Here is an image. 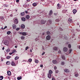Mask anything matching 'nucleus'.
Returning <instances> with one entry per match:
<instances>
[{"instance_id": "obj_1", "label": "nucleus", "mask_w": 80, "mask_h": 80, "mask_svg": "<svg viewBox=\"0 0 80 80\" xmlns=\"http://www.w3.org/2000/svg\"><path fill=\"white\" fill-rule=\"evenodd\" d=\"M20 35H22L23 36H26V35H28V33H27V32H20Z\"/></svg>"}, {"instance_id": "obj_2", "label": "nucleus", "mask_w": 80, "mask_h": 80, "mask_svg": "<svg viewBox=\"0 0 80 80\" xmlns=\"http://www.w3.org/2000/svg\"><path fill=\"white\" fill-rule=\"evenodd\" d=\"M9 43L10 42H9V41L7 40H5L4 42V44L6 45H8Z\"/></svg>"}, {"instance_id": "obj_3", "label": "nucleus", "mask_w": 80, "mask_h": 80, "mask_svg": "<svg viewBox=\"0 0 80 80\" xmlns=\"http://www.w3.org/2000/svg\"><path fill=\"white\" fill-rule=\"evenodd\" d=\"M52 11H50L48 17H52Z\"/></svg>"}, {"instance_id": "obj_4", "label": "nucleus", "mask_w": 80, "mask_h": 80, "mask_svg": "<svg viewBox=\"0 0 80 80\" xmlns=\"http://www.w3.org/2000/svg\"><path fill=\"white\" fill-rule=\"evenodd\" d=\"M46 22H47V21L45 20H42L41 21L42 24H45Z\"/></svg>"}, {"instance_id": "obj_5", "label": "nucleus", "mask_w": 80, "mask_h": 80, "mask_svg": "<svg viewBox=\"0 0 80 80\" xmlns=\"http://www.w3.org/2000/svg\"><path fill=\"white\" fill-rule=\"evenodd\" d=\"M73 13L75 15L77 12V10L76 9H74L72 11Z\"/></svg>"}, {"instance_id": "obj_6", "label": "nucleus", "mask_w": 80, "mask_h": 80, "mask_svg": "<svg viewBox=\"0 0 80 80\" xmlns=\"http://www.w3.org/2000/svg\"><path fill=\"white\" fill-rule=\"evenodd\" d=\"M59 36L61 38H65V36H64L65 35H62V34H60Z\"/></svg>"}, {"instance_id": "obj_7", "label": "nucleus", "mask_w": 80, "mask_h": 80, "mask_svg": "<svg viewBox=\"0 0 80 80\" xmlns=\"http://www.w3.org/2000/svg\"><path fill=\"white\" fill-rule=\"evenodd\" d=\"M50 38H51L50 36L48 35L46 37V38L48 40H50Z\"/></svg>"}, {"instance_id": "obj_8", "label": "nucleus", "mask_w": 80, "mask_h": 80, "mask_svg": "<svg viewBox=\"0 0 80 80\" xmlns=\"http://www.w3.org/2000/svg\"><path fill=\"white\" fill-rule=\"evenodd\" d=\"M68 22L69 23H72V19L71 18H69L68 19Z\"/></svg>"}, {"instance_id": "obj_9", "label": "nucleus", "mask_w": 80, "mask_h": 80, "mask_svg": "<svg viewBox=\"0 0 80 80\" xmlns=\"http://www.w3.org/2000/svg\"><path fill=\"white\" fill-rule=\"evenodd\" d=\"M7 74L9 76L11 75V72L10 71H8L7 72Z\"/></svg>"}, {"instance_id": "obj_10", "label": "nucleus", "mask_w": 80, "mask_h": 80, "mask_svg": "<svg viewBox=\"0 0 80 80\" xmlns=\"http://www.w3.org/2000/svg\"><path fill=\"white\" fill-rule=\"evenodd\" d=\"M11 65L12 66H16L17 65L13 61L11 62Z\"/></svg>"}, {"instance_id": "obj_11", "label": "nucleus", "mask_w": 80, "mask_h": 80, "mask_svg": "<svg viewBox=\"0 0 80 80\" xmlns=\"http://www.w3.org/2000/svg\"><path fill=\"white\" fill-rule=\"evenodd\" d=\"M60 8H61V6H60V4H58L57 5V9H60Z\"/></svg>"}, {"instance_id": "obj_12", "label": "nucleus", "mask_w": 80, "mask_h": 80, "mask_svg": "<svg viewBox=\"0 0 80 80\" xmlns=\"http://www.w3.org/2000/svg\"><path fill=\"white\" fill-rule=\"evenodd\" d=\"M63 50L64 51V52H67V51L68 50V48H64L63 49Z\"/></svg>"}, {"instance_id": "obj_13", "label": "nucleus", "mask_w": 80, "mask_h": 80, "mask_svg": "<svg viewBox=\"0 0 80 80\" xmlns=\"http://www.w3.org/2000/svg\"><path fill=\"white\" fill-rule=\"evenodd\" d=\"M74 74L75 76L76 77H77L78 76V74L77 72H75Z\"/></svg>"}, {"instance_id": "obj_14", "label": "nucleus", "mask_w": 80, "mask_h": 80, "mask_svg": "<svg viewBox=\"0 0 80 80\" xmlns=\"http://www.w3.org/2000/svg\"><path fill=\"white\" fill-rule=\"evenodd\" d=\"M47 24H48V25H50V24H51V23H52V21H51V20H49V21H48L47 22Z\"/></svg>"}, {"instance_id": "obj_15", "label": "nucleus", "mask_w": 80, "mask_h": 80, "mask_svg": "<svg viewBox=\"0 0 80 80\" xmlns=\"http://www.w3.org/2000/svg\"><path fill=\"white\" fill-rule=\"evenodd\" d=\"M14 22V23H16V24H17V23H18V19H15Z\"/></svg>"}, {"instance_id": "obj_16", "label": "nucleus", "mask_w": 80, "mask_h": 80, "mask_svg": "<svg viewBox=\"0 0 80 80\" xmlns=\"http://www.w3.org/2000/svg\"><path fill=\"white\" fill-rule=\"evenodd\" d=\"M52 62L54 64H56L57 63V62L56 60H53Z\"/></svg>"}, {"instance_id": "obj_17", "label": "nucleus", "mask_w": 80, "mask_h": 80, "mask_svg": "<svg viewBox=\"0 0 80 80\" xmlns=\"http://www.w3.org/2000/svg\"><path fill=\"white\" fill-rule=\"evenodd\" d=\"M72 49H70L69 50V53L68 52L67 53H66V55H69V54H70V53H71V52H72Z\"/></svg>"}, {"instance_id": "obj_18", "label": "nucleus", "mask_w": 80, "mask_h": 80, "mask_svg": "<svg viewBox=\"0 0 80 80\" xmlns=\"http://www.w3.org/2000/svg\"><path fill=\"white\" fill-rule=\"evenodd\" d=\"M21 27L22 28L24 29L25 27V26L24 24H22L21 26Z\"/></svg>"}, {"instance_id": "obj_19", "label": "nucleus", "mask_w": 80, "mask_h": 80, "mask_svg": "<svg viewBox=\"0 0 80 80\" xmlns=\"http://www.w3.org/2000/svg\"><path fill=\"white\" fill-rule=\"evenodd\" d=\"M51 77H52V75L51 74H48V77L49 78H51Z\"/></svg>"}, {"instance_id": "obj_20", "label": "nucleus", "mask_w": 80, "mask_h": 80, "mask_svg": "<svg viewBox=\"0 0 80 80\" xmlns=\"http://www.w3.org/2000/svg\"><path fill=\"white\" fill-rule=\"evenodd\" d=\"M17 78L18 80H22V78L21 76H20V77H18Z\"/></svg>"}, {"instance_id": "obj_21", "label": "nucleus", "mask_w": 80, "mask_h": 80, "mask_svg": "<svg viewBox=\"0 0 80 80\" xmlns=\"http://www.w3.org/2000/svg\"><path fill=\"white\" fill-rule=\"evenodd\" d=\"M16 25L14 24L12 25V27L13 28V29H15V28H16Z\"/></svg>"}, {"instance_id": "obj_22", "label": "nucleus", "mask_w": 80, "mask_h": 80, "mask_svg": "<svg viewBox=\"0 0 80 80\" xmlns=\"http://www.w3.org/2000/svg\"><path fill=\"white\" fill-rule=\"evenodd\" d=\"M37 5V3H34L32 4V6L33 7H36Z\"/></svg>"}, {"instance_id": "obj_23", "label": "nucleus", "mask_w": 80, "mask_h": 80, "mask_svg": "<svg viewBox=\"0 0 80 80\" xmlns=\"http://www.w3.org/2000/svg\"><path fill=\"white\" fill-rule=\"evenodd\" d=\"M65 72H66V73H68V72H69V70L67 69L64 70Z\"/></svg>"}, {"instance_id": "obj_24", "label": "nucleus", "mask_w": 80, "mask_h": 80, "mask_svg": "<svg viewBox=\"0 0 80 80\" xmlns=\"http://www.w3.org/2000/svg\"><path fill=\"white\" fill-rule=\"evenodd\" d=\"M49 74H52V73L53 72H52V70H50L49 71Z\"/></svg>"}, {"instance_id": "obj_25", "label": "nucleus", "mask_w": 80, "mask_h": 80, "mask_svg": "<svg viewBox=\"0 0 80 80\" xmlns=\"http://www.w3.org/2000/svg\"><path fill=\"white\" fill-rule=\"evenodd\" d=\"M22 20V21H23V22H25V18H22V19H21Z\"/></svg>"}, {"instance_id": "obj_26", "label": "nucleus", "mask_w": 80, "mask_h": 80, "mask_svg": "<svg viewBox=\"0 0 80 80\" xmlns=\"http://www.w3.org/2000/svg\"><path fill=\"white\" fill-rule=\"evenodd\" d=\"M7 65H10V62L8 61L6 62Z\"/></svg>"}, {"instance_id": "obj_27", "label": "nucleus", "mask_w": 80, "mask_h": 80, "mask_svg": "<svg viewBox=\"0 0 80 80\" xmlns=\"http://www.w3.org/2000/svg\"><path fill=\"white\" fill-rule=\"evenodd\" d=\"M18 58H19L17 56L15 58V60H18Z\"/></svg>"}, {"instance_id": "obj_28", "label": "nucleus", "mask_w": 80, "mask_h": 80, "mask_svg": "<svg viewBox=\"0 0 80 80\" xmlns=\"http://www.w3.org/2000/svg\"><path fill=\"white\" fill-rule=\"evenodd\" d=\"M3 79V77L2 76H0V80H2Z\"/></svg>"}, {"instance_id": "obj_29", "label": "nucleus", "mask_w": 80, "mask_h": 80, "mask_svg": "<svg viewBox=\"0 0 80 80\" xmlns=\"http://www.w3.org/2000/svg\"><path fill=\"white\" fill-rule=\"evenodd\" d=\"M67 10H63L62 11V13H66L67 12Z\"/></svg>"}, {"instance_id": "obj_30", "label": "nucleus", "mask_w": 80, "mask_h": 80, "mask_svg": "<svg viewBox=\"0 0 80 80\" xmlns=\"http://www.w3.org/2000/svg\"><path fill=\"white\" fill-rule=\"evenodd\" d=\"M10 33H11V32H10V31H8L7 32V35H10Z\"/></svg>"}, {"instance_id": "obj_31", "label": "nucleus", "mask_w": 80, "mask_h": 80, "mask_svg": "<svg viewBox=\"0 0 80 80\" xmlns=\"http://www.w3.org/2000/svg\"><path fill=\"white\" fill-rule=\"evenodd\" d=\"M35 62L36 63H38V60L37 59L35 60Z\"/></svg>"}, {"instance_id": "obj_32", "label": "nucleus", "mask_w": 80, "mask_h": 80, "mask_svg": "<svg viewBox=\"0 0 80 80\" xmlns=\"http://www.w3.org/2000/svg\"><path fill=\"white\" fill-rule=\"evenodd\" d=\"M26 18H27V19H28L30 18V16L28 15H27L26 16Z\"/></svg>"}, {"instance_id": "obj_33", "label": "nucleus", "mask_w": 80, "mask_h": 80, "mask_svg": "<svg viewBox=\"0 0 80 80\" xmlns=\"http://www.w3.org/2000/svg\"><path fill=\"white\" fill-rule=\"evenodd\" d=\"M21 38V40H24L25 39V36H22Z\"/></svg>"}, {"instance_id": "obj_34", "label": "nucleus", "mask_w": 80, "mask_h": 80, "mask_svg": "<svg viewBox=\"0 0 80 80\" xmlns=\"http://www.w3.org/2000/svg\"><path fill=\"white\" fill-rule=\"evenodd\" d=\"M62 58L63 60H65V58L64 56H62Z\"/></svg>"}, {"instance_id": "obj_35", "label": "nucleus", "mask_w": 80, "mask_h": 80, "mask_svg": "<svg viewBox=\"0 0 80 80\" xmlns=\"http://www.w3.org/2000/svg\"><path fill=\"white\" fill-rule=\"evenodd\" d=\"M28 61L29 62H31L32 61V59L30 58L28 59Z\"/></svg>"}, {"instance_id": "obj_36", "label": "nucleus", "mask_w": 80, "mask_h": 80, "mask_svg": "<svg viewBox=\"0 0 80 80\" xmlns=\"http://www.w3.org/2000/svg\"><path fill=\"white\" fill-rule=\"evenodd\" d=\"M15 52H16V50L15 49H14L12 51V52L13 53H15Z\"/></svg>"}, {"instance_id": "obj_37", "label": "nucleus", "mask_w": 80, "mask_h": 80, "mask_svg": "<svg viewBox=\"0 0 80 80\" xmlns=\"http://www.w3.org/2000/svg\"><path fill=\"white\" fill-rule=\"evenodd\" d=\"M47 33L48 35H50V31H48L47 32Z\"/></svg>"}, {"instance_id": "obj_38", "label": "nucleus", "mask_w": 80, "mask_h": 80, "mask_svg": "<svg viewBox=\"0 0 80 80\" xmlns=\"http://www.w3.org/2000/svg\"><path fill=\"white\" fill-rule=\"evenodd\" d=\"M35 40L36 41H37V40H39V38H36L35 39Z\"/></svg>"}, {"instance_id": "obj_39", "label": "nucleus", "mask_w": 80, "mask_h": 80, "mask_svg": "<svg viewBox=\"0 0 80 80\" xmlns=\"http://www.w3.org/2000/svg\"><path fill=\"white\" fill-rule=\"evenodd\" d=\"M25 15V12H22L21 13V16H23V15Z\"/></svg>"}, {"instance_id": "obj_40", "label": "nucleus", "mask_w": 80, "mask_h": 80, "mask_svg": "<svg viewBox=\"0 0 80 80\" xmlns=\"http://www.w3.org/2000/svg\"><path fill=\"white\" fill-rule=\"evenodd\" d=\"M53 49H54V50H57V48L55 47L53 48Z\"/></svg>"}, {"instance_id": "obj_41", "label": "nucleus", "mask_w": 80, "mask_h": 80, "mask_svg": "<svg viewBox=\"0 0 80 80\" xmlns=\"http://www.w3.org/2000/svg\"><path fill=\"white\" fill-rule=\"evenodd\" d=\"M8 40H12V38H10V37H8Z\"/></svg>"}, {"instance_id": "obj_42", "label": "nucleus", "mask_w": 80, "mask_h": 80, "mask_svg": "<svg viewBox=\"0 0 80 80\" xmlns=\"http://www.w3.org/2000/svg\"><path fill=\"white\" fill-rule=\"evenodd\" d=\"M6 52H10V49H8L6 50Z\"/></svg>"}, {"instance_id": "obj_43", "label": "nucleus", "mask_w": 80, "mask_h": 80, "mask_svg": "<svg viewBox=\"0 0 80 80\" xmlns=\"http://www.w3.org/2000/svg\"><path fill=\"white\" fill-rule=\"evenodd\" d=\"M28 48H29L27 46V47L26 48H25V50H28Z\"/></svg>"}, {"instance_id": "obj_44", "label": "nucleus", "mask_w": 80, "mask_h": 80, "mask_svg": "<svg viewBox=\"0 0 80 80\" xmlns=\"http://www.w3.org/2000/svg\"><path fill=\"white\" fill-rule=\"evenodd\" d=\"M20 30V28H17L16 29V30H17V31H18V30Z\"/></svg>"}, {"instance_id": "obj_45", "label": "nucleus", "mask_w": 80, "mask_h": 80, "mask_svg": "<svg viewBox=\"0 0 80 80\" xmlns=\"http://www.w3.org/2000/svg\"><path fill=\"white\" fill-rule=\"evenodd\" d=\"M61 64L62 65H64L65 64V62H62Z\"/></svg>"}, {"instance_id": "obj_46", "label": "nucleus", "mask_w": 80, "mask_h": 80, "mask_svg": "<svg viewBox=\"0 0 80 80\" xmlns=\"http://www.w3.org/2000/svg\"><path fill=\"white\" fill-rule=\"evenodd\" d=\"M55 21L56 22H59V19H57Z\"/></svg>"}, {"instance_id": "obj_47", "label": "nucleus", "mask_w": 80, "mask_h": 80, "mask_svg": "<svg viewBox=\"0 0 80 80\" xmlns=\"http://www.w3.org/2000/svg\"><path fill=\"white\" fill-rule=\"evenodd\" d=\"M68 48H70L71 47V45H70V44H68Z\"/></svg>"}, {"instance_id": "obj_48", "label": "nucleus", "mask_w": 80, "mask_h": 80, "mask_svg": "<svg viewBox=\"0 0 80 80\" xmlns=\"http://www.w3.org/2000/svg\"><path fill=\"white\" fill-rule=\"evenodd\" d=\"M7 59H9V58H10V56H8L7 57Z\"/></svg>"}, {"instance_id": "obj_49", "label": "nucleus", "mask_w": 80, "mask_h": 80, "mask_svg": "<svg viewBox=\"0 0 80 80\" xmlns=\"http://www.w3.org/2000/svg\"><path fill=\"white\" fill-rule=\"evenodd\" d=\"M42 49H43V50H45V48L44 47L42 46Z\"/></svg>"}, {"instance_id": "obj_50", "label": "nucleus", "mask_w": 80, "mask_h": 80, "mask_svg": "<svg viewBox=\"0 0 80 80\" xmlns=\"http://www.w3.org/2000/svg\"><path fill=\"white\" fill-rule=\"evenodd\" d=\"M59 30H60L61 31H62V30H63V29H62L60 28H59Z\"/></svg>"}, {"instance_id": "obj_51", "label": "nucleus", "mask_w": 80, "mask_h": 80, "mask_svg": "<svg viewBox=\"0 0 80 80\" xmlns=\"http://www.w3.org/2000/svg\"><path fill=\"white\" fill-rule=\"evenodd\" d=\"M56 73H58V70H57L56 71Z\"/></svg>"}, {"instance_id": "obj_52", "label": "nucleus", "mask_w": 80, "mask_h": 80, "mask_svg": "<svg viewBox=\"0 0 80 80\" xmlns=\"http://www.w3.org/2000/svg\"><path fill=\"white\" fill-rule=\"evenodd\" d=\"M57 68L56 67H54V70H57Z\"/></svg>"}, {"instance_id": "obj_53", "label": "nucleus", "mask_w": 80, "mask_h": 80, "mask_svg": "<svg viewBox=\"0 0 80 80\" xmlns=\"http://www.w3.org/2000/svg\"><path fill=\"white\" fill-rule=\"evenodd\" d=\"M45 52H43L42 54V55H44V54H45Z\"/></svg>"}, {"instance_id": "obj_54", "label": "nucleus", "mask_w": 80, "mask_h": 80, "mask_svg": "<svg viewBox=\"0 0 80 80\" xmlns=\"http://www.w3.org/2000/svg\"><path fill=\"white\" fill-rule=\"evenodd\" d=\"M9 55H12V54H13V52H10V53H9Z\"/></svg>"}, {"instance_id": "obj_55", "label": "nucleus", "mask_w": 80, "mask_h": 80, "mask_svg": "<svg viewBox=\"0 0 80 80\" xmlns=\"http://www.w3.org/2000/svg\"><path fill=\"white\" fill-rule=\"evenodd\" d=\"M7 28V26H6L4 27V29H5V28Z\"/></svg>"}, {"instance_id": "obj_56", "label": "nucleus", "mask_w": 80, "mask_h": 80, "mask_svg": "<svg viewBox=\"0 0 80 80\" xmlns=\"http://www.w3.org/2000/svg\"><path fill=\"white\" fill-rule=\"evenodd\" d=\"M59 53H61V51H59L58 52Z\"/></svg>"}, {"instance_id": "obj_57", "label": "nucleus", "mask_w": 80, "mask_h": 80, "mask_svg": "<svg viewBox=\"0 0 80 80\" xmlns=\"http://www.w3.org/2000/svg\"><path fill=\"white\" fill-rule=\"evenodd\" d=\"M57 61H58V62H59L60 61V59H57Z\"/></svg>"}, {"instance_id": "obj_58", "label": "nucleus", "mask_w": 80, "mask_h": 80, "mask_svg": "<svg viewBox=\"0 0 80 80\" xmlns=\"http://www.w3.org/2000/svg\"><path fill=\"white\" fill-rule=\"evenodd\" d=\"M19 2V0H16V2L17 3H18V2Z\"/></svg>"}, {"instance_id": "obj_59", "label": "nucleus", "mask_w": 80, "mask_h": 80, "mask_svg": "<svg viewBox=\"0 0 80 80\" xmlns=\"http://www.w3.org/2000/svg\"><path fill=\"white\" fill-rule=\"evenodd\" d=\"M32 50H33V49L32 48V49L30 50V52H32Z\"/></svg>"}, {"instance_id": "obj_60", "label": "nucleus", "mask_w": 80, "mask_h": 80, "mask_svg": "<svg viewBox=\"0 0 80 80\" xmlns=\"http://www.w3.org/2000/svg\"><path fill=\"white\" fill-rule=\"evenodd\" d=\"M25 12L26 13H28V11H26Z\"/></svg>"}, {"instance_id": "obj_61", "label": "nucleus", "mask_w": 80, "mask_h": 80, "mask_svg": "<svg viewBox=\"0 0 80 80\" xmlns=\"http://www.w3.org/2000/svg\"><path fill=\"white\" fill-rule=\"evenodd\" d=\"M52 80H55V79H54V78H52Z\"/></svg>"}, {"instance_id": "obj_62", "label": "nucleus", "mask_w": 80, "mask_h": 80, "mask_svg": "<svg viewBox=\"0 0 80 80\" xmlns=\"http://www.w3.org/2000/svg\"><path fill=\"white\" fill-rule=\"evenodd\" d=\"M40 67H42V68L43 67V65H41Z\"/></svg>"}, {"instance_id": "obj_63", "label": "nucleus", "mask_w": 80, "mask_h": 80, "mask_svg": "<svg viewBox=\"0 0 80 80\" xmlns=\"http://www.w3.org/2000/svg\"><path fill=\"white\" fill-rule=\"evenodd\" d=\"M78 47L79 48V49H80V45L78 46Z\"/></svg>"}, {"instance_id": "obj_64", "label": "nucleus", "mask_w": 80, "mask_h": 80, "mask_svg": "<svg viewBox=\"0 0 80 80\" xmlns=\"http://www.w3.org/2000/svg\"><path fill=\"white\" fill-rule=\"evenodd\" d=\"M2 50H4V49H5V48L4 47H3L2 48Z\"/></svg>"}]
</instances>
